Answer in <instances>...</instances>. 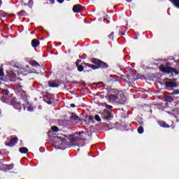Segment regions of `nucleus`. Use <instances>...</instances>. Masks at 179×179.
<instances>
[{
    "instance_id": "obj_6",
    "label": "nucleus",
    "mask_w": 179,
    "mask_h": 179,
    "mask_svg": "<svg viewBox=\"0 0 179 179\" xmlns=\"http://www.w3.org/2000/svg\"><path fill=\"white\" fill-rule=\"evenodd\" d=\"M165 86H166V87H176L177 85H176L174 82H166Z\"/></svg>"
},
{
    "instance_id": "obj_5",
    "label": "nucleus",
    "mask_w": 179,
    "mask_h": 179,
    "mask_svg": "<svg viewBox=\"0 0 179 179\" xmlns=\"http://www.w3.org/2000/svg\"><path fill=\"white\" fill-rule=\"evenodd\" d=\"M31 45L34 47V48H36V47H38V45H40V41H38L37 39H34L31 41Z\"/></svg>"
},
{
    "instance_id": "obj_34",
    "label": "nucleus",
    "mask_w": 179,
    "mask_h": 179,
    "mask_svg": "<svg viewBox=\"0 0 179 179\" xmlns=\"http://www.w3.org/2000/svg\"><path fill=\"white\" fill-rule=\"evenodd\" d=\"M127 2H132V0H127Z\"/></svg>"
},
{
    "instance_id": "obj_30",
    "label": "nucleus",
    "mask_w": 179,
    "mask_h": 179,
    "mask_svg": "<svg viewBox=\"0 0 179 179\" xmlns=\"http://www.w3.org/2000/svg\"><path fill=\"white\" fill-rule=\"evenodd\" d=\"M57 2H59V3H63L64 0H57Z\"/></svg>"
},
{
    "instance_id": "obj_12",
    "label": "nucleus",
    "mask_w": 179,
    "mask_h": 179,
    "mask_svg": "<svg viewBox=\"0 0 179 179\" xmlns=\"http://www.w3.org/2000/svg\"><path fill=\"white\" fill-rule=\"evenodd\" d=\"M159 124L163 128H169V124H167L165 122H159Z\"/></svg>"
},
{
    "instance_id": "obj_21",
    "label": "nucleus",
    "mask_w": 179,
    "mask_h": 179,
    "mask_svg": "<svg viewBox=\"0 0 179 179\" xmlns=\"http://www.w3.org/2000/svg\"><path fill=\"white\" fill-rule=\"evenodd\" d=\"M138 134H143V127H138Z\"/></svg>"
},
{
    "instance_id": "obj_43",
    "label": "nucleus",
    "mask_w": 179,
    "mask_h": 179,
    "mask_svg": "<svg viewBox=\"0 0 179 179\" xmlns=\"http://www.w3.org/2000/svg\"><path fill=\"white\" fill-rule=\"evenodd\" d=\"M0 155H1V152H0Z\"/></svg>"
},
{
    "instance_id": "obj_17",
    "label": "nucleus",
    "mask_w": 179,
    "mask_h": 179,
    "mask_svg": "<svg viewBox=\"0 0 179 179\" xmlns=\"http://www.w3.org/2000/svg\"><path fill=\"white\" fill-rule=\"evenodd\" d=\"M83 69H85V68L83 67V66L80 65L78 66V72H83Z\"/></svg>"
},
{
    "instance_id": "obj_13",
    "label": "nucleus",
    "mask_w": 179,
    "mask_h": 179,
    "mask_svg": "<svg viewBox=\"0 0 179 179\" xmlns=\"http://www.w3.org/2000/svg\"><path fill=\"white\" fill-rule=\"evenodd\" d=\"M165 100L166 101H169V103H171L173 101V97L170 96H167L165 97Z\"/></svg>"
},
{
    "instance_id": "obj_2",
    "label": "nucleus",
    "mask_w": 179,
    "mask_h": 179,
    "mask_svg": "<svg viewBox=\"0 0 179 179\" xmlns=\"http://www.w3.org/2000/svg\"><path fill=\"white\" fill-rule=\"evenodd\" d=\"M106 99H108L109 103H114V101H120V103H124L125 100L123 99L119 98L117 95L115 94H109L106 96Z\"/></svg>"
},
{
    "instance_id": "obj_26",
    "label": "nucleus",
    "mask_w": 179,
    "mask_h": 179,
    "mask_svg": "<svg viewBox=\"0 0 179 179\" xmlns=\"http://www.w3.org/2000/svg\"><path fill=\"white\" fill-rule=\"evenodd\" d=\"M28 3L29 6H33V3H34V2L33 1V0H29Z\"/></svg>"
},
{
    "instance_id": "obj_31",
    "label": "nucleus",
    "mask_w": 179,
    "mask_h": 179,
    "mask_svg": "<svg viewBox=\"0 0 179 179\" xmlns=\"http://www.w3.org/2000/svg\"><path fill=\"white\" fill-rule=\"evenodd\" d=\"M70 107H72L73 108H74V107H76V106L75 104H73V103H71L70 105Z\"/></svg>"
},
{
    "instance_id": "obj_32",
    "label": "nucleus",
    "mask_w": 179,
    "mask_h": 179,
    "mask_svg": "<svg viewBox=\"0 0 179 179\" xmlns=\"http://www.w3.org/2000/svg\"><path fill=\"white\" fill-rule=\"evenodd\" d=\"M0 82H1V83H2V82H3V78H0Z\"/></svg>"
},
{
    "instance_id": "obj_25",
    "label": "nucleus",
    "mask_w": 179,
    "mask_h": 179,
    "mask_svg": "<svg viewBox=\"0 0 179 179\" xmlns=\"http://www.w3.org/2000/svg\"><path fill=\"white\" fill-rule=\"evenodd\" d=\"M31 65L33 66H38V63L37 62H32Z\"/></svg>"
},
{
    "instance_id": "obj_24",
    "label": "nucleus",
    "mask_w": 179,
    "mask_h": 179,
    "mask_svg": "<svg viewBox=\"0 0 179 179\" xmlns=\"http://www.w3.org/2000/svg\"><path fill=\"white\" fill-rule=\"evenodd\" d=\"M114 36V32H112L109 36L108 38H110V40H114L113 38Z\"/></svg>"
},
{
    "instance_id": "obj_15",
    "label": "nucleus",
    "mask_w": 179,
    "mask_h": 179,
    "mask_svg": "<svg viewBox=\"0 0 179 179\" xmlns=\"http://www.w3.org/2000/svg\"><path fill=\"white\" fill-rule=\"evenodd\" d=\"M5 76V74L3 73V69L2 67H0V78H3Z\"/></svg>"
},
{
    "instance_id": "obj_3",
    "label": "nucleus",
    "mask_w": 179,
    "mask_h": 179,
    "mask_svg": "<svg viewBox=\"0 0 179 179\" xmlns=\"http://www.w3.org/2000/svg\"><path fill=\"white\" fill-rule=\"evenodd\" d=\"M73 12L74 13H80L82 12V6L80 4L73 6Z\"/></svg>"
},
{
    "instance_id": "obj_11",
    "label": "nucleus",
    "mask_w": 179,
    "mask_h": 179,
    "mask_svg": "<svg viewBox=\"0 0 179 179\" xmlns=\"http://www.w3.org/2000/svg\"><path fill=\"white\" fill-rule=\"evenodd\" d=\"M19 150L20 153H27L29 152V149L24 147L20 148Z\"/></svg>"
},
{
    "instance_id": "obj_38",
    "label": "nucleus",
    "mask_w": 179,
    "mask_h": 179,
    "mask_svg": "<svg viewBox=\"0 0 179 179\" xmlns=\"http://www.w3.org/2000/svg\"><path fill=\"white\" fill-rule=\"evenodd\" d=\"M103 83H98L97 85H101Z\"/></svg>"
},
{
    "instance_id": "obj_36",
    "label": "nucleus",
    "mask_w": 179,
    "mask_h": 179,
    "mask_svg": "<svg viewBox=\"0 0 179 179\" xmlns=\"http://www.w3.org/2000/svg\"><path fill=\"white\" fill-rule=\"evenodd\" d=\"M48 104H52V102L49 101V102H48Z\"/></svg>"
},
{
    "instance_id": "obj_27",
    "label": "nucleus",
    "mask_w": 179,
    "mask_h": 179,
    "mask_svg": "<svg viewBox=\"0 0 179 179\" xmlns=\"http://www.w3.org/2000/svg\"><path fill=\"white\" fill-rule=\"evenodd\" d=\"M80 62H81V60L80 59H78L77 61H76V65H79V64H80Z\"/></svg>"
},
{
    "instance_id": "obj_22",
    "label": "nucleus",
    "mask_w": 179,
    "mask_h": 179,
    "mask_svg": "<svg viewBox=\"0 0 179 179\" xmlns=\"http://www.w3.org/2000/svg\"><path fill=\"white\" fill-rule=\"evenodd\" d=\"M2 92L4 96H8V94H9V91L8 90H3Z\"/></svg>"
},
{
    "instance_id": "obj_20",
    "label": "nucleus",
    "mask_w": 179,
    "mask_h": 179,
    "mask_svg": "<svg viewBox=\"0 0 179 179\" xmlns=\"http://www.w3.org/2000/svg\"><path fill=\"white\" fill-rule=\"evenodd\" d=\"M52 130L53 131V132H58V131H59L57 126L52 127Z\"/></svg>"
},
{
    "instance_id": "obj_37",
    "label": "nucleus",
    "mask_w": 179,
    "mask_h": 179,
    "mask_svg": "<svg viewBox=\"0 0 179 179\" xmlns=\"http://www.w3.org/2000/svg\"><path fill=\"white\" fill-rule=\"evenodd\" d=\"M57 138L59 139V141H61V137H57Z\"/></svg>"
},
{
    "instance_id": "obj_35",
    "label": "nucleus",
    "mask_w": 179,
    "mask_h": 179,
    "mask_svg": "<svg viewBox=\"0 0 179 179\" xmlns=\"http://www.w3.org/2000/svg\"><path fill=\"white\" fill-rule=\"evenodd\" d=\"M179 92H173V94H178Z\"/></svg>"
},
{
    "instance_id": "obj_18",
    "label": "nucleus",
    "mask_w": 179,
    "mask_h": 179,
    "mask_svg": "<svg viewBox=\"0 0 179 179\" xmlns=\"http://www.w3.org/2000/svg\"><path fill=\"white\" fill-rule=\"evenodd\" d=\"M70 118H71V120L79 121V117H78V116L71 115Z\"/></svg>"
},
{
    "instance_id": "obj_29",
    "label": "nucleus",
    "mask_w": 179,
    "mask_h": 179,
    "mask_svg": "<svg viewBox=\"0 0 179 179\" xmlns=\"http://www.w3.org/2000/svg\"><path fill=\"white\" fill-rule=\"evenodd\" d=\"M88 120H89V121H92L93 120V117L89 116Z\"/></svg>"
},
{
    "instance_id": "obj_41",
    "label": "nucleus",
    "mask_w": 179,
    "mask_h": 179,
    "mask_svg": "<svg viewBox=\"0 0 179 179\" xmlns=\"http://www.w3.org/2000/svg\"><path fill=\"white\" fill-rule=\"evenodd\" d=\"M122 96L124 97V94H122Z\"/></svg>"
},
{
    "instance_id": "obj_7",
    "label": "nucleus",
    "mask_w": 179,
    "mask_h": 179,
    "mask_svg": "<svg viewBox=\"0 0 179 179\" xmlns=\"http://www.w3.org/2000/svg\"><path fill=\"white\" fill-rule=\"evenodd\" d=\"M48 85L50 87H58V86H59V85L55 81H50Z\"/></svg>"
},
{
    "instance_id": "obj_4",
    "label": "nucleus",
    "mask_w": 179,
    "mask_h": 179,
    "mask_svg": "<svg viewBox=\"0 0 179 179\" xmlns=\"http://www.w3.org/2000/svg\"><path fill=\"white\" fill-rule=\"evenodd\" d=\"M17 143V138H12L10 141V143L8 144V146H15Z\"/></svg>"
},
{
    "instance_id": "obj_33",
    "label": "nucleus",
    "mask_w": 179,
    "mask_h": 179,
    "mask_svg": "<svg viewBox=\"0 0 179 179\" xmlns=\"http://www.w3.org/2000/svg\"><path fill=\"white\" fill-rule=\"evenodd\" d=\"M51 3H54L55 2V0H50Z\"/></svg>"
},
{
    "instance_id": "obj_10",
    "label": "nucleus",
    "mask_w": 179,
    "mask_h": 179,
    "mask_svg": "<svg viewBox=\"0 0 179 179\" xmlns=\"http://www.w3.org/2000/svg\"><path fill=\"white\" fill-rule=\"evenodd\" d=\"M85 65L86 66H88V68H92V69H99V66H96L93 64H90L89 63H85Z\"/></svg>"
},
{
    "instance_id": "obj_40",
    "label": "nucleus",
    "mask_w": 179,
    "mask_h": 179,
    "mask_svg": "<svg viewBox=\"0 0 179 179\" xmlns=\"http://www.w3.org/2000/svg\"><path fill=\"white\" fill-rule=\"evenodd\" d=\"M11 169H13V166H11Z\"/></svg>"
},
{
    "instance_id": "obj_8",
    "label": "nucleus",
    "mask_w": 179,
    "mask_h": 179,
    "mask_svg": "<svg viewBox=\"0 0 179 179\" xmlns=\"http://www.w3.org/2000/svg\"><path fill=\"white\" fill-rule=\"evenodd\" d=\"M170 2H171V3H173V5H174V6H176V8H178V9H179V0H169Z\"/></svg>"
},
{
    "instance_id": "obj_9",
    "label": "nucleus",
    "mask_w": 179,
    "mask_h": 179,
    "mask_svg": "<svg viewBox=\"0 0 179 179\" xmlns=\"http://www.w3.org/2000/svg\"><path fill=\"white\" fill-rule=\"evenodd\" d=\"M98 66H99V68H108V65H107L104 62L101 61L99 62Z\"/></svg>"
},
{
    "instance_id": "obj_14",
    "label": "nucleus",
    "mask_w": 179,
    "mask_h": 179,
    "mask_svg": "<svg viewBox=\"0 0 179 179\" xmlns=\"http://www.w3.org/2000/svg\"><path fill=\"white\" fill-rule=\"evenodd\" d=\"M100 59H92L93 64H95L96 65H99L100 64Z\"/></svg>"
},
{
    "instance_id": "obj_16",
    "label": "nucleus",
    "mask_w": 179,
    "mask_h": 179,
    "mask_svg": "<svg viewBox=\"0 0 179 179\" xmlns=\"http://www.w3.org/2000/svg\"><path fill=\"white\" fill-rule=\"evenodd\" d=\"M102 106H104L106 108H108V110H111V108H113V106H110L106 103H103Z\"/></svg>"
},
{
    "instance_id": "obj_44",
    "label": "nucleus",
    "mask_w": 179,
    "mask_h": 179,
    "mask_svg": "<svg viewBox=\"0 0 179 179\" xmlns=\"http://www.w3.org/2000/svg\"><path fill=\"white\" fill-rule=\"evenodd\" d=\"M178 62H179V60H178Z\"/></svg>"
},
{
    "instance_id": "obj_23",
    "label": "nucleus",
    "mask_w": 179,
    "mask_h": 179,
    "mask_svg": "<svg viewBox=\"0 0 179 179\" xmlns=\"http://www.w3.org/2000/svg\"><path fill=\"white\" fill-rule=\"evenodd\" d=\"M1 101H3V103H8V101L6 100V96H3L1 97Z\"/></svg>"
},
{
    "instance_id": "obj_42",
    "label": "nucleus",
    "mask_w": 179,
    "mask_h": 179,
    "mask_svg": "<svg viewBox=\"0 0 179 179\" xmlns=\"http://www.w3.org/2000/svg\"><path fill=\"white\" fill-rule=\"evenodd\" d=\"M0 3H1V0H0Z\"/></svg>"
},
{
    "instance_id": "obj_28",
    "label": "nucleus",
    "mask_w": 179,
    "mask_h": 179,
    "mask_svg": "<svg viewBox=\"0 0 179 179\" xmlns=\"http://www.w3.org/2000/svg\"><path fill=\"white\" fill-rule=\"evenodd\" d=\"M27 110H28V111H33L34 108H33V107L29 106Z\"/></svg>"
},
{
    "instance_id": "obj_39",
    "label": "nucleus",
    "mask_w": 179,
    "mask_h": 179,
    "mask_svg": "<svg viewBox=\"0 0 179 179\" xmlns=\"http://www.w3.org/2000/svg\"><path fill=\"white\" fill-rule=\"evenodd\" d=\"M31 34H34V32H31Z\"/></svg>"
},
{
    "instance_id": "obj_19",
    "label": "nucleus",
    "mask_w": 179,
    "mask_h": 179,
    "mask_svg": "<svg viewBox=\"0 0 179 179\" xmlns=\"http://www.w3.org/2000/svg\"><path fill=\"white\" fill-rule=\"evenodd\" d=\"M95 120H96V121H97L98 122H101V118H100V116H99V115H95Z\"/></svg>"
},
{
    "instance_id": "obj_1",
    "label": "nucleus",
    "mask_w": 179,
    "mask_h": 179,
    "mask_svg": "<svg viewBox=\"0 0 179 179\" xmlns=\"http://www.w3.org/2000/svg\"><path fill=\"white\" fill-rule=\"evenodd\" d=\"M159 69L161 72H164V73H173V72H174L176 75H178V72L176 70V69H173L167 66L161 65L159 66Z\"/></svg>"
}]
</instances>
